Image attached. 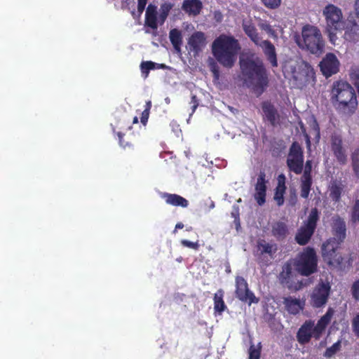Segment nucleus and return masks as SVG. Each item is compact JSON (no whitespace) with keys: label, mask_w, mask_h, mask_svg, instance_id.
Returning <instances> with one entry per match:
<instances>
[{"label":"nucleus","mask_w":359,"mask_h":359,"mask_svg":"<svg viewBox=\"0 0 359 359\" xmlns=\"http://www.w3.org/2000/svg\"><path fill=\"white\" fill-rule=\"evenodd\" d=\"M267 182L264 171H260L255 186V193L254 194V198L259 205H262L266 202Z\"/></svg>","instance_id":"dca6fc26"},{"label":"nucleus","mask_w":359,"mask_h":359,"mask_svg":"<svg viewBox=\"0 0 359 359\" xmlns=\"http://www.w3.org/2000/svg\"><path fill=\"white\" fill-rule=\"evenodd\" d=\"M117 135L118 137L119 144L122 147L126 148V147L131 146V144L128 141H125V140L123 139V136L125 135V134L123 133L118 132Z\"/></svg>","instance_id":"49530a36"},{"label":"nucleus","mask_w":359,"mask_h":359,"mask_svg":"<svg viewBox=\"0 0 359 359\" xmlns=\"http://www.w3.org/2000/svg\"><path fill=\"white\" fill-rule=\"evenodd\" d=\"M151 108V102L150 100H148L146 102L145 108L144 110H147L148 111H150Z\"/></svg>","instance_id":"864d4df0"},{"label":"nucleus","mask_w":359,"mask_h":359,"mask_svg":"<svg viewBox=\"0 0 359 359\" xmlns=\"http://www.w3.org/2000/svg\"><path fill=\"white\" fill-rule=\"evenodd\" d=\"M302 40L297 41L302 49H305L311 54L320 55L325 49V41L320 29L315 26L306 25L302 30Z\"/></svg>","instance_id":"423d86ee"},{"label":"nucleus","mask_w":359,"mask_h":359,"mask_svg":"<svg viewBox=\"0 0 359 359\" xmlns=\"http://www.w3.org/2000/svg\"><path fill=\"white\" fill-rule=\"evenodd\" d=\"M340 245L334 239H327L322 245L323 262L331 270L342 271L346 266L347 260L340 252Z\"/></svg>","instance_id":"0eeeda50"},{"label":"nucleus","mask_w":359,"mask_h":359,"mask_svg":"<svg viewBox=\"0 0 359 359\" xmlns=\"http://www.w3.org/2000/svg\"><path fill=\"white\" fill-rule=\"evenodd\" d=\"M319 220V212L316 208H313L311 210L308 219L306 220V223L305 224L306 226L309 227L310 229H313L314 231L316 229L317 222Z\"/></svg>","instance_id":"72a5a7b5"},{"label":"nucleus","mask_w":359,"mask_h":359,"mask_svg":"<svg viewBox=\"0 0 359 359\" xmlns=\"http://www.w3.org/2000/svg\"><path fill=\"white\" fill-rule=\"evenodd\" d=\"M350 222L353 225L359 224V199L354 201L350 212Z\"/></svg>","instance_id":"f704fd0d"},{"label":"nucleus","mask_w":359,"mask_h":359,"mask_svg":"<svg viewBox=\"0 0 359 359\" xmlns=\"http://www.w3.org/2000/svg\"><path fill=\"white\" fill-rule=\"evenodd\" d=\"M313 129L316 132V137L318 138H319L320 137V128H319V126H318V123L316 121H315V123H314Z\"/></svg>","instance_id":"3c124183"},{"label":"nucleus","mask_w":359,"mask_h":359,"mask_svg":"<svg viewBox=\"0 0 359 359\" xmlns=\"http://www.w3.org/2000/svg\"><path fill=\"white\" fill-rule=\"evenodd\" d=\"M261 107L266 120L272 126H277L279 123L280 115L275 106L270 101H264Z\"/></svg>","instance_id":"6ab92c4d"},{"label":"nucleus","mask_w":359,"mask_h":359,"mask_svg":"<svg viewBox=\"0 0 359 359\" xmlns=\"http://www.w3.org/2000/svg\"><path fill=\"white\" fill-rule=\"evenodd\" d=\"M323 15L325 18L326 30L331 38L334 36L337 31L345 29L344 38L349 41H354L357 39L359 25L355 22H351L349 27L348 25H345L343 20L341 10L334 4H327L323 10Z\"/></svg>","instance_id":"20e7f679"},{"label":"nucleus","mask_w":359,"mask_h":359,"mask_svg":"<svg viewBox=\"0 0 359 359\" xmlns=\"http://www.w3.org/2000/svg\"><path fill=\"white\" fill-rule=\"evenodd\" d=\"M262 346L261 343H259L257 347L254 344H251L249 348V358L248 359H260L261 358Z\"/></svg>","instance_id":"58836bf2"},{"label":"nucleus","mask_w":359,"mask_h":359,"mask_svg":"<svg viewBox=\"0 0 359 359\" xmlns=\"http://www.w3.org/2000/svg\"><path fill=\"white\" fill-rule=\"evenodd\" d=\"M271 233L277 241L284 240L288 234L287 224L283 222H275L272 225Z\"/></svg>","instance_id":"a878e982"},{"label":"nucleus","mask_w":359,"mask_h":359,"mask_svg":"<svg viewBox=\"0 0 359 359\" xmlns=\"http://www.w3.org/2000/svg\"><path fill=\"white\" fill-rule=\"evenodd\" d=\"M331 286L329 283H318L311 294V306L315 309H319L324 306L328 301Z\"/></svg>","instance_id":"1a4fd4ad"},{"label":"nucleus","mask_w":359,"mask_h":359,"mask_svg":"<svg viewBox=\"0 0 359 359\" xmlns=\"http://www.w3.org/2000/svg\"><path fill=\"white\" fill-rule=\"evenodd\" d=\"M262 48L264 55L272 67H277L278 65L277 53L275 46L269 40L262 39L256 43Z\"/></svg>","instance_id":"a211bd4d"},{"label":"nucleus","mask_w":359,"mask_h":359,"mask_svg":"<svg viewBox=\"0 0 359 359\" xmlns=\"http://www.w3.org/2000/svg\"><path fill=\"white\" fill-rule=\"evenodd\" d=\"M313 181L312 179L301 178L300 184V196L307 199L311 190Z\"/></svg>","instance_id":"473e14b6"},{"label":"nucleus","mask_w":359,"mask_h":359,"mask_svg":"<svg viewBox=\"0 0 359 359\" xmlns=\"http://www.w3.org/2000/svg\"><path fill=\"white\" fill-rule=\"evenodd\" d=\"M278 250L276 244H271L265 240L257 241V261L259 264L267 266L270 259L273 258Z\"/></svg>","instance_id":"f8f14e48"},{"label":"nucleus","mask_w":359,"mask_h":359,"mask_svg":"<svg viewBox=\"0 0 359 359\" xmlns=\"http://www.w3.org/2000/svg\"><path fill=\"white\" fill-rule=\"evenodd\" d=\"M207 43L206 37L203 32L196 31L188 39L187 44L189 52L193 53L194 56H198Z\"/></svg>","instance_id":"2eb2a0df"},{"label":"nucleus","mask_w":359,"mask_h":359,"mask_svg":"<svg viewBox=\"0 0 359 359\" xmlns=\"http://www.w3.org/2000/svg\"><path fill=\"white\" fill-rule=\"evenodd\" d=\"M330 101L337 111L348 116L354 114L358 107L354 88L344 80L333 82L330 90Z\"/></svg>","instance_id":"f03ea898"},{"label":"nucleus","mask_w":359,"mask_h":359,"mask_svg":"<svg viewBox=\"0 0 359 359\" xmlns=\"http://www.w3.org/2000/svg\"><path fill=\"white\" fill-rule=\"evenodd\" d=\"M341 348V341L338 340L337 342L333 344L330 347H328L325 353L324 356L327 358L333 357Z\"/></svg>","instance_id":"e433bc0d"},{"label":"nucleus","mask_w":359,"mask_h":359,"mask_svg":"<svg viewBox=\"0 0 359 359\" xmlns=\"http://www.w3.org/2000/svg\"><path fill=\"white\" fill-rule=\"evenodd\" d=\"M182 8L189 15L196 16L201 13L203 8V4L200 0H184Z\"/></svg>","instance_id":"b1692460"},{"label":"nucleus","mask_w":359,"mask_h":359,"mask_svg":"<svg viewBox=\"0 0 359 359\" xmlns=\"http://www.w3.org/2000/svg\"><path fill=\"white\" fill-rule=\"evenodd\" d=\"M171 8V6L170 5H163L161 6V12L160 13V19L162 22V23L164 22L167 16L168 15L169 11Z\"/></svg>","instance_id":"37998d69"},{"label":"nucleus","mask_w":359,"mask_h":359,"mask_svg":"<svg viewBox=\"0 0 359 359\" xmlns=\"http://www.w3.org/2000/svg\"><path fill=\"white\" fill-rule=\"evenodd\" d=\"M352 329L355 335L359 337V313L353 318L352 320Z\"/></svg>","instance_id":"c03bdc74"},{"label":"nucleus","mask_w":359,"mask_h":359,"mask_svg":"<svg viewBox=\"0 0 359 359\" xmlns=\"http://www.w3.org/2000/svg\"><path fill=\"white\" fill-rule=\"evenodd\" d=\"M355 6L356 14L359 17V0H355Z\"/></svg>","instance_id":"6e6d98bb"},{"label":"nucleus","mask_w":359,"mask_h":359,"mask_svg":"<svg viewBox=\"0 0 359 359\" xmlns=\"http://www.w3.org/2000/svg\"><path fill=\"white\" fill-rule=\"evenodd\" d=\"M311 170H312V161L310 160H307L306 161L304 172H303V175L301 178L312 179Z\"/></svg>","instance_id":"ea45409f"},{"label":"nucleus","mask_w":359,"mask_h":359,"mask_svg":"<svg viewBox=\"0 0 359 359\" xmlns=\"http://www.w3.org/2000/svg\"><path fill=\"white\" fill-rule=\"evenodd\" d=\"M286 163L290 171L297 175H299L302 172L304 159H287Z\"/></svg>","instance_id":"7c9ffc66"},{"label":"nucleus","mask_w":359,"mask_h":359,"mask_svg":"<svg viewBox=\"0 0 359 359\" xmlns=\"http://www.w3.org/2000/svg\"><path fill=\"white\" fill-rule=\"evenodd\" d=\"M242 27L245 34L253 43H255V44L257 43L262 39L251 19L243 20L242 22Z\"/></svg>","instance_id":"4be33fe9"},{"label":"nucleus","mask_w":359,"mask_h":359,"mask_svg":"<svg viewBox=\"0 0 359 359\" xmlns=\"http://www.w3.org/2000/svg\"><path fill=\"white\" fill-rule=\"evenodd\" d=\"M292 269V264L289 262H285L279 273V280L282 285L286 286L290 290L298 291L305 287L306 283L303 280L294 281Z\"/></svg>","instance_id":"9b49d317"},{"label":"nucleus","mask_w":359,"mask_h":359,"mask_svg":"<svg viewBox=\"0 0 359 359\" xmlns=\"http://www.w3.org/2000/svg\"><path fill=\"white\" fill-rule=\"evenodd\" d=\"M314 230L306 226H302L295 236V241L300 245H305L309 243L314 233Z\"/></svg>","instance_id":"bb28decb"},{"label":"nucleus","mask_w":359,"mask_h":359,"mask_svg":"<svg viewBox=\"0 0 359 359\" xmlns=\"http://www.w3.org/2000/svg\"><path fill=\"white\" fill-rule=\"evenodd\" d=\"M351 292L355 301H359V278L354 281L351 287Z\"/></svg>","instance_id":"a19ab883"},{"label":"nucleus","mask_w":359,"mask_h":359,"mask_svg":"<svg viewBox=\"0 0 359 359\" xmlns=\"http://www.w3.org/2000/svg\"><path fill=\"white\" fill-rule=\"evenodd\" d=\"M147 2V0H137V10L140 13L144 11Z\"/></svg>","instance_id":"de8ad7c7"},{"label":"nucleus","mask_w":359,"mask_h":359,"mask_svg":"<svg viewBox=\"0 0 359 359\" xmlns=\"http://www.w3.org/2000/svg\"><path fill=\"white\" fill-rule=\"evenodd\" d=\"M351 165L355 177L359 180V147L351 154Z\"/></svg>","instance_id":"c9c22d12"},{"label":"nucleus","mask_w":359,"mask_h":359,"mask_svg":"<svg viewBox=\"0 0 359 359\" xmlns=\"http://www.w3.org/2000/svg\"><path fill=\"white\" fill-rule=\"evenodd\" d=\"M285 176L283 174H280L278 177V184L275 189V193L273 199L276 201L278 206H281L284 204V194L286 191L285 186Z\"/></svg>","instance_id":"aec40b11"},{"label":"nucleus","mask_w":359,"mask_h":359,"mask_svg":"<svg viewBox=\"0 0 359 359\" xmlns=\"http://www.w3.org/2000/svg\"><path fill=\"white\" fill-rule=\"evenodd\" d=\"M318 256L313 248L306 247L299 252L294 261L296 271L301 276H309L318 271Z\"/></svg>","instance_id":"6e6552de"},{"label":"nucleus","mask_w":359,"mask_h":359,"mask_svg":"<svg viewBox=\"0 0 359 359\" xmlns=\"http://www.w3.org/2000/svg\"><path fill=\"white\" fill-rule=\"evenodd\" d=\"M168 67L165 64H158L156 63V69H167Z\"/></svg>","instance_id":"4d7b16f0"},{"label":"nucleus","mask_w":359,"mask_h":359,"mask_svg":"<svg viewBox=\"0 0 359 359\" xmlns=\"http://www.w3.org/2000/svg\"><path fill=\"white\" fill-rule=\"evenodd\" d=\"M161 197L167 204L172 206L187 208L189 205V201L185 198L176 194L163 193Z\"/></svg>","instance_id":"5701e85b"},{"label":"nucleus","mask_w":359,"mask_h":359,"mask_svg":"<svg viewBox=\"0 0 359 359\" xmlns=\"http://www.w3.org/2000/svg\"><path fill=\"white\" fill-rule=\"evenodd\" d=\"M184 227V224L182 223V222H178L176 225H175V230L173 231L174 233H175L177 229H181Z\"/></svg>","instance_id":"5fc2aeb1"},{"label":"nucleus","mask_w":359,"mask_h":359,"mask_svg":"<svg viewBox=\"0 0 359 359\" xmlns=\"http://www.w3.org/2000/svg\"><path fill=\"white\" fill-rule=\"evenodd\" d=\"M145 25L153 29H156L158 27L157 7L151 4H149L147 8Z\"/></svg>","instance_id":"393cba45"},{"label":"nucleus","mask_w":359,"mask_h":359,"mask_svg":"<svg viewBox=\"0 0 359 359\" xmlns=\"http://www.w3.org/2000/svg\"><path fill=\"white\" fill-rule=\"evenodd\" d=\"M137 121H138L137 117H136V116H135V117H134V118H133V123H137Z\"/></svg>","instance_id":"13d9d810"},{"label":"nucleus","mask_w":359,"mask_h":359,"mask_svg":"<svg viewBox=\"0 0 359 359\" xmlns=\"http://www.w3.org/2000/svg\"><path fill=\"white\" fill-rule=\"evenodd\" d=\"M224 290L222 289H219L213 297L215 313L219 315L227 309L224 301Z\"/></svg>","instance_id":"cd10ccee"},{"label":"nucleus","mask_w":359,"mask_h":359,"mask_svg":"<svg viewBox=\"0 0 359 359\" xmlns=\"http://www.w3.org/2000/svg\"><path fill=\"white\" fill-rule=\"evenodd\" d=\"M181 244L184 247L194 249L195 250H198L200 247V245L198 241L197 242H191L190 241L185 240V239L181 241Z\"/></svg>","instance_id":"79ce46f5"},{"label":"nucleus","mask_w":359,"mask_h":359,"mask_svg":"<svg viewBox=\"0 0 359 359\" xmlns=\"http://www.w3.org/2000/svg\"><path fill=\"white\" fill-rule=\"evenodd\" d=\"M334 315V310L329 308L314 326V322L311 320H306L299 327L297 333V339L300 344L309 343L311 338L318 340L322 337L326 327L331 321Z\"/></svg>","instance_id":"39448f33"},{"label":"nucleus","mask_w":359,"mask_h":359,"mask_svg":"<svg viewBox=\"0 0 359 359\" xmlns=\"http://www.w3.org/2000/svg\"><path fill=\"white\" fill-rule=\"evenodd\" d=\"M241 49L238 39L231 35L220 34L212 43V53L223 67L232 68Z\"/></svg>","instance_id":"7ed1b4c3"},{"label":"nucleus","mask_w":359,"mask_h":359,"mask_svg":"<svg viewBox=\"0 0 359 359\" xmlns=\"http://www.w3.org/2000/svg\"><path fill=\"white\" fill-rule=\"evenodd\" d=\"M156 68V63L152 61H144L140 64V69L142 74L147 78L149 75L150 70L155 69Z\"/></svg>","instance_id":"4c0bfd02"},{"label":"nucleus","mask_w":359,"mask_h":359,"mask_svg":"<svg viewBox=\"0 0 359 359\" xmlns=\"http://www.w3.org/2000/svg\"><path fill=\"white\" fill-rule=\"evenodd\" d=\"M170 41L177 53H181V46L182 45V32L178 29H172L169 32Z\"/></svg>","instance_id":"c85d7f7f"},{"label":"nucleus","mask_w":359,"mask_h":359,"mask_svg":"<svg viewBox=\"0 0 359 359\" xmlns=\"http://www.w3.org/2000/svg\"><path fill=\"white\" fill-rule=\"evenodd\" d=\"M306 137H307V139H308V142H310V140H309V138L308 135H306Z\"/></svg>","instance_id":"bf43d9fd"},{"label":"nucleus","mask_w":359,"mask_h":359,"mask_svg":"<svg viewBox=\"0 0 359 359\" xmlns=\"http://www.w3.org/2000/svg\"><path fill=\"white\" fill-rule=\"evenodd\" d=\"M263 4L269 8H276L280 4L281 0H262Z\"/></svg>","instance_id":"a18cd8bd"},{"label":"nucleus","mask_w":359,"mask_h":359,"mask_svg":"<svg viewBox=\"0 0 359 359\" xmlns=\"http://www.w3.org/2000/svg\"><path fill=\"white\" fill-rule=\"evenodd\" d=\"M343 192V185L341 183H333L330 189V197L335 202H339Z\"/></svg>","instance_id":"2f4dec72"},{"label":"nucleus","mask_w":359,"mask_h":359,"mask_svg":"<svg viewBox=\"0 0 359 359\" xmlns=\"http://www.w3.org/2000/svg\"><path fill=\"white\" fill-rule=\"evenodd\" d=\"M239 66L243 83L261 95L269 84V73L263 60L255 54L245 55L240 57Z\"/></svg>","instance_id":"f257e3e1"},{"label":"nucleus","mask_w":359,"mask_h":359,"mask_svg":"<svg viewBox=\"0 0 359 359\" xmlns=\"http://www.w3.org/2000/svg\"><path fill=\"white\" fill-rule=\"evenodd\" d=\"M235 295L238 299L242 302L247 303L249 306L259 302V299L249 289L248 284L243 277L237 276L235 278Z\"/></svg>","instance_id":"9d476101"},{"label":"nucleus","mask_w":359,"mask_h":359,"mask_svg":"<svg viewBox=\"0 0 359 359\" xmlns=\"http://www.w3.org/2000/svg\"><path fill=\"white\" fill-rule=\"evenodd\" d=\"M283 304L287 311L292 315H297L304 308V302L292 297H285Z\"/></svg>","instance_id":"412c9836"},{"label":"nucleus","mask_w":359,"mask_h":359,"mask_svg":"<svg viewBox=\"0 0 359 359\" xmlns=\"http://www.w3.org/2000/svg\"><path fill=\"white\" fill-rule=\"evenodd\" d=\"M191 103L193 104V106H192V112H194L196 109L198 107V100H197V97L196 95H193L191 96Z\"/></svg>","instance_id":"8fccbe9b"},{"label":"nucleus","mask_w":359,"mask_h":359,"mask_svg":"<svg viewBox=\"0 0 359 359\" xmlns=\"http://www.w3.org/2000/svg\"><path fill=\"white\" fill-rule=\"evenodd\" d=\"M287 159H304L302 148L297 142L292 144Z\"/></svg>","instance_id":"c756f323"},{"label":"nucleus","mask_w":359,"mask_h":359,"mask_svg":"<svg viewBox=\"0 0 359 359\" xmlns=\"http://www.w3.org/2000/svg\"><path fill=\"white\" fill-rule=\"evenodd\" d=\"M319 66L322 74L328 78L339 72V62L334 53H329L323 58Z\"/></svg>","instance_id":"ddd939ff"},{"label":"nucleus","mask_w":359,"mask_h":359,"mask_svg":"<svg viewBox=\"0 0 359 359\" xmlns=\"http://www.w3.org/2000/svg\"><path fill=\"white\" fill-rule=\"evenodd\" d=\"M212 72H213L215 78L217 79L219 77V72L217 65H215V67L212 69Z\"/></svg>","instance_id":"603ef678"},{"label":"nucleus","mask_w":359,"mask_h":359,"mask_svg":"<svg viewBox=\"0 0 359 359\" xmlns=\"http://www.w3.org/2000/svg\"><path fill=\"white\" fill-rule=\"evenodd\" d=\"M331 149L334 157L340 165L347 163V155L343 147L342 138L339 135H332L331 137Z\"/></svg>","instance_id":"f3484780"},{"label":"nucleus","mask_w":359,"mask_h":359,"mask_svg":"<svg viewBox=\"0 0 359 359\" xmlns=\"http://www.w3.org/2000/svg\"><path fill=\"white\" fill-rule=\"evenodd\" d=\"M332 233L333 238L339 244H341L346 237V225L344 219L337 215L332 217L331 223Z\"/></svg>","instance_id":"4468645a"},{"label":"nucleus","mask_w":359,"mask_h":359,"mask_svg":"<svg viewBox=\"0 0 359 359\" xmlns=\"http://www.w3.org/2000/svg\"><path fill=\"white\" fill-rule=\"evenodd\" d=\"M149 111H148L147 110H144L142 113V116H141V122L143 125H146L147 121H148V118H149Z\"/></svg>","instance_id":"09e8293b"}]
</instances>
